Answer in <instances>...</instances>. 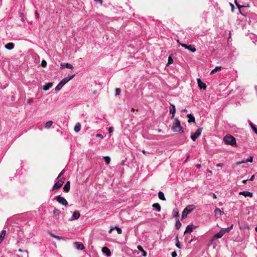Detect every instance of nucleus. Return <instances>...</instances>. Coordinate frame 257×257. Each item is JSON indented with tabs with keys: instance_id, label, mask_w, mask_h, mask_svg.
Returning <instances> with one entry per match:
<instances>
[{
	"instance_id": "b1692460",
	"label": "nucleus",
	"mask_w": 257,
	"mask_h": 257,
	"mask_svg": "<svg viewBox=\"0 0 257 257\" xmlns=\"http://www.w3.org/2000/svg\"><path fill=\"white\" fill-rule=\"evenodd\" d=\"M158 197L159 199H160L162 200H165L166 198L165 197L164 193L162 191H159L158 193Z\"/></svg>"
},
{
	"instance_id": "7ed1b4c3",
	"label": "nucleus",
	"mask_w": 257,
	"mask_h": 257,
	"mask_svg": "<svg viewBox=\"0 0 257 257\" xmlns=\"http://www.w3.org/2000/svg\"><path fill=\"white\" fill-rule=\"evenodd\" d=\"M172 129L174 132H180L182 131V127L180 125V122L177 118H175L173 122Z\"/></svg>"
},
{
	"instance_id": "20e7f679",
	"label": "nucleus",
	"mask_w": 257,
	"mask_h": 257,
	"mask_svg": "<svg viewBox=\"0 0 257 257\" xmlns=\"http://www.w3.org/2000/svg\"><path fill=\"white\" fill-rule=\"evenodd\" d=\"M195 209L194 205H188L183 210L182 213V219L185 218L187 215Z\"/></svg>"
},
{
	"instance_id": "4c0bfd02",
	"label": "nucleus",
	"mask_w": 257,
	"mask_h": 257,
	"mask_svg": "<svg viewBox=\"0 0 257 257\" xmlns=\"http://www.w3.org/2000/svg\"><path fill=\"white\" fill-rule=\"evenodd\" d=\"M195 117L194 116H191V117L189 118L188 122L189 123L192 122H195Z\"/></svg>"
},
{
	"instance_id": "6e6d98bb",
	"label": "nucleus",
	"mask_w": 257,
	"mask_h": 257,
	"mask_svg": "<svg viewBox=\"0 0 257 257\" xmlns=\"http://www.w3.org/2000/svg\"><path fill=\"white\" fill-rule=\"evenodd\" d=\"M196 167L197 168L200 169L201 167V166L200 164H197L196 165Z\"/></svg>"
},
{
	"instance_id": "de8ad7c7",
	"label": "nucleus",
	"mask_w": 257,
	"mask_h": 257,
	"mask_svg": "<svg viewBox=\"0 0 257 257\" xmlns=\"http://www.w3.org/2000/svg\"><path fill=\"white\" fill-rule=\"evenodd\" d=\"M171 255L172 257H176L177 255V254L176 251H173L171 253Z\"/></svg>"
},
{
	"instance_id": "2eb2a0df",
	"label": "nucleus",
	"mask_w": 257,
	"mask_h": 257,
	"mask_svg": "<svg viewBox=\"0 0 257 257\" xmlns=\"http://www.w3.org/2000/svg\"><path fill=\"white\" fill-rule=\"evenodd\" d=\"M172 108L170 109V112L172 114L171 117V119L173 118L175 116V112H176V108L174 104H171Z\"/></svg>"
},
{
	"instance_id": "09e8293b",
	"label": "nucleus",
	"mask_w": 257,
	"mask_h": 257,
	"mask_svg": "<svg viewBox=\"0 0 257 257\" xmlns=\"http://www.w3.org/2000/svg\"><path fill=\"white\" fill-rule=\"evenodd\" d=\"M235 4H236V6L238 7V9H240V8H242V6H239V5L237 4V1H236V0H235Z\"/></svg>"
},
{
	"instance_id": "a211bd4d",
	"label": "nucleus",
	"mask_w": 257,
	"mask_h": 257,
	"mask_svg": "<svg viewBox=\"0 0 257 257\" xmlns=\"http://www.w3.org/2000/svg\"><path fill=\"white\" fill-rule=\"evenodd\" d=\"M52 83L49 82L43 86V89L44 90L47 91L49 90L52 86Z\"/></svg>"
},
{
	"instance_id": "a19ab883",
	"label": "nucleus",
	"mask_w": 257,
	"mask_h": 257,
	"mask_svg": "<svg viewBox=\"0 0 257 257\" xmlns=\"http://www.w3.org/2000/svg\"><path fill=\"white\" fill-rule=\"evenodd\" d=\"M41 66L43 67H45L47 66V62L45 60H43L41 62Z\"/></svg>"
},
{
	"instance_id": "680f3d73",
	"label": "nucleus",
	"mask_w": 257,
	"mask_h": 257,
	"mask_svg": "<svg viewBox=\"0 0 257 257\" xmlns=\"http://www.w3.org/2000/svg\"><path fill=\"white\" fill-rule=\"evenodd\" d=\"M207 172H208V173H210V174H211V173H212V171H210V170H208V169L207 170Z\"/></svg>"
},
{
	"instance_id": "052dcab7",
	"label": "nucleus",
	"mask_w": 257,
	"mask_h": 257,
	"mask_svg": "<svg viewBox=\"0 0 257 257\" xmlns=\"http://www.w3.org/2000/svg\"><path fill=\"white\" fill-rule=\"evenodd\" d=\"M191 116H192L191 114H189L187 115V116L188 118H190V117H191Z\"/></svg>"
},
{
	"instance_id": "e433bc0d",
	"label": "nucleus",
	"mask_w": 257,
	"mask_h": 257,
	"mask_svg": "<svg viewBox=\"0 0 257 257\" xmlns=\"http://www.w3.org/2000/svg\"><path fill=\"white\" fill-rule=\"evenodd\" d=\"M176 239H177V242L176 243V246L179 248H181V245L180 244V242L179 241V239H178V236H176Z\"/></svg>"
},
{
	"instance_id": "f8f14e48",
	"label": "nucleus",
	"mask_w": 257,
	"mask_h": 257,
	"mask_svg": "<svg viewBox=\"0 0 257 257\" xmlns=\"http://www.w3.org/2000/svg\"><path fill=\"white\" fill-rule=\"evenodd\" d=\"M239 195H243L245 197H249L251 198L253 196L252 193L249 191H241L239 193Z\"/></svg>"
},
{
	"instance_id": "4be33fe9",
	"label": "nucleus",
	"mask_w": 257,
	"mask_h": 257,
	"mask_svg": "<svg viewBox=\"0 0 257 257\" xmlns=\"http://www.w3.org/2000/svg\"><path fill=\"white\" fill-rule=\"evenodd\" d=\"M221 69H222V67L221 66H217L211 71L210 74L211 75L217 72V71H220L221 70Z\"/></svg>"
},
{
	"instance_id": "58836bf2",
	"label": "nucleus",
	"mask_w": 257,
	"mask_h": 257,
	"mask_svg": "<svg viewBox=\"0 0 257 257\" xmlns=\"http://www.w3.org/2000/svg\"><path fill=\"white\" fill-rule=\"evenodd\" d=\"M18 251L20 252H23L25 254V257H28V252L27 250L23 251L22 249L20 248Z\"/></svg>"
},
{
	"instance_id": "7c9ffc66",
	"label": "nucleus",
	"mask_w": 257,
	"mask_h": 257,
	"mask_svg": "<svg viewBox=\"0 0 257 257\" xmlns=\"http://www.w3.org/2000/svg\"><path fill=\"white\" fill-rule=\"evenodd\" d=\"M63 86V85L60 82H59L55 88V91H59Z\"/></svg>"
},
{
	"instance_id": "9d476101",
	"label": "nucleus",
	"mask_w": 257,
	"mask_h": 257,
	"mask_svg": "<svg viewBox=\"0 0 257 257\" xmlns=\"http://www.w3.org/2000/svg\"><path fill=\"white\" fill-rule=\"evenodd\" d=\"M198 85L200 89H205L206 88V85L204 82H202L200 78L197 79Z\"/></svg>"
},
{
	"instance_id": "13d9d810",
	"label": "nucleus",
	"mask_w": 257,
	"mask_h": 257,
	"mask_svg": "<svg viewBox=\"0 0 257 257\" xmlns=\"http://www.w3.org/2000/svg\"><path fill=\"white\" fill-rule=\"evenodd\" d=\"M35 15H36V16L37 17V18H39V14L37 11H36L35 12Z\"/></svg>"
},
{
	"instance_id": "c03bdc74",
	"label": "nucleus",
	"mask_w": 257,
	"mask_h": 257,
	"mask_svg": "<svg viewBox=\"0 0 257 257\" xmlns=\"http://www.w3.org/2000/svg\"><path fill=\"white\" fill-rule=\"evenodd\" d=\"M50 235H51L52 237H54V238H56V239H60L61 238V237H60V236H57V235H55L53 234V233H50Z\"/></svg>"
},
{
	"instance_id": "dca6fc26",
	"label": "nucleus",
	"mask_w": 257,
	"mask_h": 257,
	"mask_svg": "<svg viewBox=\"0 0 257 257\" xmlns=\"http://www.w3.org/2000/svg\"><path fill=\"white\" fill-rule=\"evenodd\" d=\"M70 184L69 181L67 182L63 187V190L66 192H68L70 190Z\"/></svg>"
},
{
	"instance_id": "72a5a7b5",
	"label": "nucleus",
	"mask_w": 257,
	"mask_h": 257,
	"mask_svg": "<svg viewBox=\"0 0 257 257\" xmlns=\"http://www.w3.org/2000/svg\"><path fill=\"white\" fill-rule=\"evenodd\" d=\"M173 63V60L171 56H169L168 60V63L167 64V66H169L172 64Z\"/></svg>"
},
{
	"instance_id": "864d4df0",
	"label": "nucleus",
	"mask_w": 257,
	"mask_h": 257,
	"mask_svg": "<svg viewBox=\"0 0 257 257\" xmlns=\"http://www.w3.org/2000/svg\"><path fill=\"white\" fill-rule=\"evenodd\" d=\"M96 2H98L100 4H102V0H94Z\"/></svg>"
},
{
	"instance_id": "c9c22d12",
	"label": "nucleus",
	"mask_w": 257,
	"mask_h": 257,
	"mask_svg": "<svg viewBox=\"0 0 257 257\" xmlns=\"http://www.w3.org/2000/svg\"><path fill=\"white\" fill-rule=\"evenodd\" d=\"M104 158L106 164H109L110 162V158L108 156L104 157Z\"/></svg>"
},
{
	"instance_id": "473e14b6",
	"label": "nucleus",
	"mask_w": 257,
	"mask_h": 257,
	"mask_svg": "<svg viewBox=\"0 0 257 257\" xmlns=\"http://www.w3.org/2000/svg\"><path fill=\"white\" fill-rule=\"evenodd\" d=\"M53 212L55 216H59L61 213L60 211L57 209H54Z\"/></svg>"
},
{
	"instance_id": "0e129e2a",
	"label": "nucleus",
	"mask_w": 257,
	"mask_h": 257,
	"mask_svg": "<svg viewBox=\"0 0 257 257\" xmlns=\"http://www.w3.org/2000/svg\"><path fill=\"white\" fill-rule=\"evenodd\" d=\"M182 111L186 112V111H187V110H186V109H183V110H182Z\"/></svg>"
},
{
	"instance_id": "69168bd1",
	"label": "nucleus",
	"mask_w": 257,
	"mask_h": 257,
	"mask_svg": "<svg viewBox=\"0 0 257 257\" xmlns=\"http://www.w3.org/2000/svg\"><path fill=\"white\" fill-rule=\"evenodd\" d=\"M143 153L145 154V151H143Z\"/></svg>"
},
{
	"instance_id": "2f4dec72",
	"label": "nucleus",
	"mask_w": 257,
	"mask_h": 257,
	"mask_svg": "<svg viewBox=\"0 0 257 257\" xmlns=\"http://www.w3.org/2000/svg\"><path fill=\"white\" fill-rule=\"evenodd\" d=\"M181 223L180 222L179 219H177V221L176 222L175 227L176 229H179L181 226Z\"/></svg>"
},
{
	"instance_id": "393cba45",
	"label": "nucleus",
	"mask_w": 257,
	"mask_h": 257,
	"mask_svg": "<svg viewBox=\"0 0 257 257\" xmlns=\"http://www.w3.org/2000/svg\"><path fill=\"white\" fill-rule=\"evenodd\" d=\"M6 234V230H3L1 232V233L0 234V242H2V241L4 240L5 236Z\"/></svg>"
},
{
	"instance_id": "37998d69",
	"label": "nucleus",
	"mask_w": 257,
	"mask_h": 257,
	"mask_svg": "<svg viewBox=\"0 0 257 257\" xmlns=\"http://www.w3.org/2000/svg\"><path fill=\"white\" fill-rule=\"evenodd\" d=\"M177 42H178V43H180V45H181L183 47H184V48H185V49H187V48H188V45H186V44H185L181 43H180V42H179V41H178V40L177 41Z\"/></svg>"
},
{
	"instance_id": "ddd939ff",
	"label": "nucleus",
	"mask_w": 257,
	"mask_h": 257,
	"mask_svg": "<svg viewBox=\"0 0 257 257\" xmlns=\"http://www.w3.org/2000/svg\"><path fill=\"white\" fill-rule=\"evenodd\" d=\"M102 251L103 253L105 254L107 256H109L111 255L110 251L109 249L107 247H102Z\"/></svg>"
},
{
	"instance_id": "4d7b16f0",
	"label": "nucleus",
	"mask_w": 257,
	"mask_h": 257,
	"mask_svg": "<svg viewBox=\"0 0 257 257\" xmlns=\"http://www.w3.org/2000/svg\"><path fill=\"white\" fill-rule=\"evenodd\" d=\"M212 197H213V198L214 199H216V198H217L216 195H215V194H214V193H212Z\"/></svg>"
},
{
	"instance_id": "0eeeda50",
	"label": "nucleus",
	"mask_w": 257,
	"mask_h": 257,
	"mask_svg": "<svg viewBox=\"0 0 257 257\" xmlns=\"http://www.w3.org/2000/svg\"><path fill=\"white\" fill-rule=\"evenodd\" d=\"M202 131V128H198L194 134L191 135V138L193 141H195L196 139L201 135V132Z\"/></svg>"
},
{
	"instance_id": "e2e57ef3",
	"label": "nucleus",
	"mask_w": 257,
	"mask_h": 257,
	"mask_svg": "<svg viewBox=\"0 0 257 257\" xmlns=\"http://www.w3.org/2000/svg\"><path fill=\"white\" fill-rule=\"evenodd\" d=\"M188 158H189V156H188V157H187V158L186 160L184 161V162H185H185H186L187 161V160L188 159Z\"/></svg>"
},
{
	"instance_id": "aec40b11",
	"label": "nucleus",
	"mask_w": 257,
	"mask_h": 257,
	"mask_svg": "<svg viewBox=\"0 0 257 257\" xmlns=\"http://www.w3.org/2000/svg\"><path fill=\"white\" fill-rule=\"evenodd\" d=\"M152 207L157 210V211L160 212L161 211V206L159 203H154Z\"/></svg>"
},
{
	"instance_id": "412c9836",
	"label": "nucleus",
	"mask_w": 257,
	"mask_h": 257,
	"mask_svg": "<svg viewBox=\"0 0 257 257\" xmlns=\"http://www.w3.org/2000/svg\"><path fill=\"white\" fill-rule=\"evenodd\" d=\"M173 214L174 217L176 219H179V212H178V211L177 209H174L173 210Z\"/></svg>"
},
{
	"instance_id": "39448f33",
	"label": "nucleus",
	"mask_w": 257,
	"mask_h": 257,
	"mask_svg": "<svg viewBox=\"0 0 257 257\" xmlns=\"http://www.w3.org/2000/svg\"><path fill=\"white\" fill-rule=\"evenodd\" d=\"M64 179H65L64 178H63L60 179L59 180H58L54 184V185L53 187V190H58V189H59L60 188H61V186H62L63 184L64 183Z\"/></svg>"
},
{
	"instance_id": "5701e85b",
	"label": "nucleus",
	"mask_w": 257,
	"mask_h": 257,
	"mask_svg": "<svg viewBox=\"0 0 257 257\" xmlns=\"http://www.w3.org/2000/svg\"><path fill=\"white\" fill-rule=\"evenodd\" d=\"M81 129V124L80 123L78 122L76 124L74 127V131L75 132L78 133L80 131Z\"/></svg>"
},
{
	"instance_id": "c85d7f7f",
	"label": "nucleus",
	"mask_w": 257,
	"mask_h": 257,
	"mask_svg": "<svg viewBox=\"0 0 257 257\" xmlns=\"http://www.w3.org/2000/svg\"><path fill=\"white\" fill-rule=\"evenodd\" d=\"M53 123V121L51 120L47 121L45 125V127L46 128H49L52 125Z\"/></svg>"
},
{
	"instance_id": "a18cd8bd",
	"label": "nucleus",
	"mask_w": 257,
	"mask_h": 257,
	"mask_svg": "<svg viewBox=\"0 0 257 257\" xmlns=\"http://www.w3.org/2000/svg\"><path fill=\"white\" fill-rule=\"evenodd\" d=\"M96 137L97 138H100V139H103V136L102 135L100 134H96Z\"/></svg>"
},
{
	"instance_id": "f3484780",
	"label": "nucleus",
	"mask_w": 257,
	"mask_h": 257,
	"mask_svg": "<svg viewBox=\"0 0 257 257\" xmlns=\"http://www.w3.org/2000/svg\"><path fill=\"white\" fill-rule=\"evenodd\" d=\"M252 161H253V157H249L245 161H241V162H237L236 163V165H240L242 163H247V162H252Z\"/></svg>"
},
{
	"instance_id": "6ab92c4d",
	"label": "nucleus",
	"mask_w": 257,
	"mask_h": 257,
	"mask_svg": "<svg viewBox=\"0 0 257 257\" xmlns=\"http://www.w3.org/2000/svg\"><path fill=\"white\" fill-rule=\"evenodd\" d=\"M5 48L8 50H12L14 47V44L13 43H9L5 45Z\"/></svg>"
},
{
	"instance_id": "1a4fd4ad",
	"label": "nucleus",
	"mask_w": 257,
	"mask_h": 257,
	"mask_svg": "<svg viewBox=\"0 0 257 257\" xmlns=\"http://www.w3.org/2000/svg\"><path fill=\"white\" fill-rule=\"evenodd\" d=\"M80 216V215L79 212L78 211H75L73 212L71 218H70L69 220L70 221H72L77 219L79 218Z\"/></svg>"
},
{
	"instance_id": "4468645a",
	"label": "nucleus",
	"mask_w": 257,
	"mask_h": 257,
	"mask_svg": "<svg viewBox=\"0 0 257 257\" xmlns=\"http://www.w3.org/2000/svg\"><path fill=\"white\" fill-rule=\"evenodd\" d=\"M68 68V69H73V66L71 64H69V63H61V68Z\"/></svg>"
},
{
	"instance_id": "6e6552de",
	"label": "nucleus",
	"mask_w": 257,
	"mask_h": 257,
	"mask_svg": "<svg viewBox=\"0 0 257 257\" xmlns=\"http://www.w3.org/2000/svg\"><path fill=\"white\" fill-rule=\"evenodd\" d=\"M75 75V74H73L71 76H68V77L63 78L60 82L64 86L66 83L71 80Z\"/></svg>"
},
{
	"instance_id": "bb28decb",
	"label": "nucleus",
	"mask_w": 257,
	"mask_h": 257,
	"mask_svg": "<svg viewBox=\"0 0 257 257\" xmlns=\"http://www.w3.org/2000/svg\"><path fill=\"white\" fill-rule=\"evenodd\" d=\"M193 230V227L192 225H188L187 226L186 230L184 232V233H185L186 232H192Z\"/></svg>"
},
{
	"instance_id": "ea45409f",
	"label": "nucleus",
	"mask_w": 257,
	"mask_h": 257,
	"mask_svg": "<svg viewBox=\"0 0 257 257\" xmlns=\"http://www.w3.org/2000/svg\"><path fill=\"white\" fill-rule=\"evenodd\" d=\"M115 228L116 229L118 234H121L122 233V230L119 227L116 226Z\"/></svg>"
},
{
	"instance_id": "338daca9",
	"label": "nucleus",
	"mask_w": 257,
	"mask_h": 257,
	"mask_svg": "<svg viewBox=\"0 0 257 257\" xmlns=\"http://www.w3.org/2000/svg\"><path fill=\"white\" fill-rule=\"evenodd\" d=\"M158 132H161V130H158Z\"/></svg>"
},
{
	"instance_id": "774afa93",
	"label": "nucleus",
	"mask_w": 257,
	"mask_h": 257,
	"mask_svg": "<svg viewBox=\"0 0 257 257\" xmlns=\"http://www.w3.org/2000/svg\"><path fill=\"white\" fill-rule=\"evenodd\" d=\"M255 230L257 232V227H255Z\"/></svg>"
},
{
	"instance_id": "cd10ccee",
	"label": "nucleus",
	"mask_w": 257,
	"mask_h": 257,
	"mask_svg": "<svg viewBox=\"0 0 257 257\" xmlns=\"http://www.w3.org/2000/svg\"><path fill=\"white\" fill-rule=\"evenodd\" d=\"M187 49L188 50H189L190 51L192 52H195L196 50V48H195V47L193 45H189L188 46V48Z\"/></svg>"
},
{
	"instance_id": "a878e982",
	"label": "nucleus",
	"mask_w": 257,
	"mask_h": 257,
	"mask_svg": "<svg viewBox=\"0 0 257 257\" xmlns=\"http://www.w3.org/2000/svg\"><path fill=\"white\" fill-rule=\"evenodd\" d=\"M139 250L143 252V255L146 256L147 255V252L144 250L143 247L141 245H138L137 247Z\"/></svg>"
},
{
	"instance_id": "49530a36",
	"label": "nucleus",
	"mask_w": 257,
	"mask_h": 257,
	"mask_svg": "<svg viewBox=\"0 0 257 257\" xmlns=\"http://www.w3.org/2000/svg\"><path fill=\"white\" fill-rule=\"evenodd\" d=\"M108 132L110 134L112 133L113 132V127L111 126L109 127Z\"/></svg>"
},
{
	"instance_id": "79ce46f5",
	"label": "nucleus",
	"mask_w": 257,
	"mask_h": 257,
	"mask_svg": "<svg viewBox=\"0 0 257 257\" xmlns=\"http://www.w3.org/2000/svg\"><path fill=\"white\" fill-rule=\"evenodd\" d=\"M120 93V89L119 88H116L115 89V95H119Z\"/></svg>"
},
{
	"instance_id": "c756f323",
	"label": "nucleus",
	"mask_w": 257,
	"mask_h": 257,
	"mask_svg": "<svg viewBox=\"0 0 257 257\" xmlns=\"http://www.w3.org/2000/svg\"><path fill=\"white\" fill-rule=\"evenodd\" d=\"M249 124L252 129V130L254 131V132L257 135V128L254 125V124L251 122H249Z\"/></svg>"
},
{
	"instance_id": "603ef678",
	"label": "nucleus",
	"mask_w": 257,
	"mask_h": 257,
	"mask_svg": "<svg viewBox=\"0 0 257 257\" xmlns=\"http://www.w3.org/2000/svg\"><path fill=\"white\" fill-rule=\"evenodd\" d=\"M33 101V100L32 99H29L27 100V102L28 103H30Z\"/></svg>"
},
{
	"instance_id": "f03ea898",
	"label": "nucleus",
	"mask_w": 257,
	"mask_h": 257,
	"mask_svg": "<svg viewBox=\"0 0 257 257\" xmlns=\"http://www.w3.org/2000/svg\"><path fill=\"white\" fill-rule=\"evenodd\" d=\"M223 141L225 144L230 145L232 146H236V140L235 138L231 135H227L225 137H224Z\"/></svg>"
},
{
	"instance_id": "9b49d317",
	"label": "nucleus",
	"mask_w": 257,
	"mask_h": 257,
	"mask_svg": "<svg viewBox=\"0 0 257 257\" xmlns=\"http://www.w3.org/2000/svg\"><path fill=\"white\" fill-rule=\"evenodd\" d=\"M74 246L76 249L78 250H82L84 248L83 243L80 242H74Z\"/></svg>"
},
{
	"instance_id": "3c124183",
	"label": "nucleus",
	"mask_w": 257,
	"mask_h": 257,
	"mask_svg": "<svg viewBox=\"0 0 257 257\" xmlns=\"http://www.w3.org/2000/svg\"><path fill=\"white\" fill-rule=\"evenodd\" d=\"M254 175H253L251 176V177L248 180L252 181L254 180Z\"/></svg>"
},
{
	"instance_id": "5fc2aeb1",
	"label": "nucleus",
	"mask_w": 257,
	"mask_h": 257,
	"mask_svg": "<svg viewBox=\"0 0 257 257\" xmlns=\"http://www.w3.org/2000/svg\"><path fill=\"white\" fill-rule=\"evenodd\" d=\"M64 172V170H63V171H62V172L59 174V175H58V178H59V177H60V176H61L63 174Z\"/></svg>"
},
{
	"instance_id": "f257e3e1",
	"label": "nucleus",
	"mask_w": 257,
	"mask_h": 257,
	"mask_svg": "<svg viewBox=\"0 0 257 257\" xmlns=\"http://www.w3.org/2000/svg\"><path fill=\"white\" fill-rule=\"evenodd\" d=\"M232 228H233V224H232L229 227L221 228L219 232L215 234L213 236L212 240H214L217 239L218 238H221L226 232H229L232 229Z\"/></svg>"
},
{
	"instance_id": "f704fd0d",
	"label": "nucleus",
	"mask_w": 257,
	"mask_h": 257,
	"mask_svg": "<svg viewBox=\"0 0 257 257\" xmlns=\"http://www.w3.org/2000/svg\"><path fill=\"white\" fill-rule=\"evenodd\" d=\"M214 213H215V214H219L220 215H221V213H222V211H221V210L219 208H216L214 210Z\"/></svg>"
},
{
	"instance_id": "8fccbe9b",
	"label": "nucleus",
	"mask_w": 257,
	"mask_h": 257,
	"mask_svg": "<svg viewBox=\"0 0 257 257\" xmlns=\"http://www.w3.org/2000/svg\"><path fill=\"white\" fill-rule=\"evenodd\" d=\"M223 164H221V163H219L216 165L217 167H223Z\"/></svg>"
},
{
	"instance_id": "bf43d9fd",
	"label": "nucleus",
	"mask_w": 257,
	"mask_h": 257,
	"mask_svg": "<svg viewBox=\"0 0 257 257\" xmlns=\"http://www.w3.org/2000/svg\"><path fill=\"white\" fill-rule=\"evenodd\" d=\"M248 180V179L243 180L242 181L243 184H245Z\"/></svg>"
},
{
	"instance_id": "423d86ee",
	"label": "nucleus",
	"mask_w": 257,
	"mask_h": 257,
	"mask_svg": "<svg viewBox=\"0 0 257 257\" xmlns=\"http://www.w3.org/2000/svg\"><path fill=\"white\" fill-rule=\"evenodd\" d=\"M56 199L57 201H58L60 204L64 206H67L68 205L67 201L60 195L57 196Z\"/></svg>"
}]
</instances>
